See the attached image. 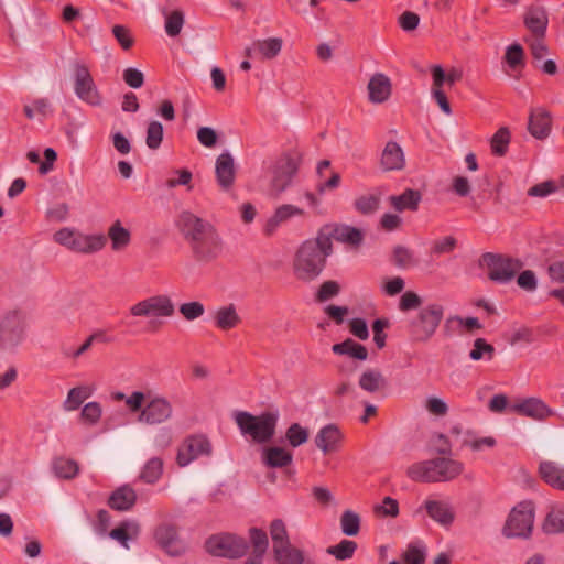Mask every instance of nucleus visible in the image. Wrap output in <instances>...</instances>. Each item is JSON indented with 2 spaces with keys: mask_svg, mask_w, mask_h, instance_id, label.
I'll list each match as a JSON object with an SVG mask.
<instances>
[{
  "mask_svg": "<svg viewBox=\"0 0 564 564\" xmlns=\"http://www.w3.org/2000/svg\"><path fill=\"white\" fill-rule=\"evenodd\" d=\"M393 262L399 268L412 267L415 263L413 252L405 247L397 246L393 250Z\"/></svg>",
  "mask_w": 564,
  "mask_h": 564,
  "instance_id": "nucleus-58",
  "label": "nucleus"
},
{
  "mask_svg": "<svg viewBox=\"0 0 564 564\" xmlns=\"http://www.w3.org/2000/svg\"><path fill=\"white\" fill-rule=\"evenodd\" d=\"M480 263L488 270V278L497 283L506 284L513 280L523 263L505 254L486 252L481 256Z\"/></svg>",
  "mask_w": 564,
  "mask_h": 564,
  "instance_id": "nucleus-7",
  "label": "nucleus"
},
{
  "mask_svg": "<svg viewBox=\"0 0 564 564\" xmlns=\"http://www.w3.org/2000/svg\"><path fill=\"white\" fill-rule=\"evenodd\" d=\"M270 535L273 542V552L282 551V546L290 543L285 523L281 519H274L271 522Z\"/></svg>",
  "mask_w": 564,
  "mask_h": 564,
  "instance_id": "nucleus-40",
  "label": "nucleus"
},
{
  "mask_svg": "<svg viewBox=\"0 0 564 564\" xmlns=\"http://www.w3.org/2000/svg\"><path fill=\"white\" fill-rule=\"evenodd\" d=\"M122 77L124 83L131 88H140L144 83L143 73L133 67L126 68Z\"/></svg>",
  "mask_w": 564,
  "mask_h": 564,
  "instance_id": "nucleus-64",
  "label": "nucleus"
},
{
  "mask_svg": "<svg viewBox=\"0 0 564 564\" xmlns=\"http://www.w3.org/2000/svg\"><path fill=\"white\" fill-rule=\"evenodd\" d=\"M205 549L213 556L240 558L246 555L249 545L242 536L232 533H219L207 539Z\"/></svg>",
  "mask_w": 564,
  "mask_h": 564,
  "instance_id": "nucleus-8",
  "label": "nucleus"
},
{
  "mask_svg": "<svg viewBox=\"0 0 564 564\" xmlns=\"http://www.w3.org/2000/svg\"><path fill=\"white\" fill-rule=\"evenodd\" d=\"M301 155L295 152H286L279 156L270 169V192L278 196L292 183L299 171Z\"/></svg>",
  "mask_w": 564,
  "mask_h": 564,
  "instance_id": "nucleus-6",
  "label": "nucleus"
},
{
  "mask_svg": "<svg viewBox=\"0 0 564 564\" xmlns=\"http://www.w3.org/2000/svg\"><path fill=\"white\" fill-rule=\"evenodd\" d=\"M464 465L451 458H434L415 463L408 468V476L420 482L449 481L458 477Z\"/></svg>",
  "mask_w": 564,
  "mask_h": 564,
  "instance_id": "nucleus-3",
  "label": "nucleus"
},
{
  "mask_svg": "<svg viewBox=\"0 0 564 564\" xmlns=\"http://www.w3.org/2000/svg\"><path fill=\"white\" fill-rule=\"evenodd\" d=\"M495 355V347L488 344L484 338H477L474 341V347L469 352V357L473 360H480L482 358H487L491 360Z\"/></svg>",
  "mask_w": 564,
  "mask_h": 564,
  "instance_id": "nucleus-53",
  "label": "nucleus"
},
{
  "mask_svg": "<svg viewBox=\"0 0 564 564\" xmlns=\"http://www.w3.org/2000/svg\"><path fill=\"white\" fill-rule=\"evenodd\" d=\"M552 130V115L544 107L532 108L529 113L528 131L538 139H546Z\"/></svg>",
  "mask_w": 564,
  "mask_h": 564,
  "instance_id": "nucleus-18",
  "label": "nucleus"
},
{
  "mask_svg": "<svg viewBox=\"0 0 564 564\" xmlns=\"http://www.w3.org/2000/svg\"><path fill=\"white\" fill-rule=\"evenodd\" d=\"M94 392V389L88 386H78L75 388H72L68 393L67 398L63 403V408L65 411H75L77 410L82 403L88 399Z\"/></svg>",
  "mask_w": 564,
  "mask_h": 564,
  "instance_id": "nucleus-38",
  "label": "nucleus"
},
{
  "mask_svg": "<svg viewBox=\"0 0 564 564\" xmlns=\"http://www.w3.org/2000/svg\"><path fill=\"white\" fill-rule=\"evenodd\" d=\"M25 327L24 314L20 310L8 311L0 323V340L15 345L22 338Z\"/></svg>",
  "mask_w": 564,
  "mask_h": 564,
  "instance_id": "nucleus-15",
  "label": "nucleus"
},
{
  "mask_svg": "<svg viewBox=\"0 0 564 564\" xmlns=\"http://www.w3.org/2000/svg\"><path fill=\"white\" fill-rule=\"evenodd\" d=\"M163 473V462L161 458L153 457L147 462L141 470L140 479L147 484L156 482Z\"/></svg>",
  "mask_w": 564,
  "mask_h": 564,
  "instance_id": "nucleus-43",
  "label": "nucleus"
},
{
  "mask_svg": "<svg viewBox=\"0 0 564 564\" xmlns=\"http://www.w3.org/2000/svg\"><path fill=\"white\" fill-rule=\"evenodd\" d=\"M212 451V443L206 435H188L178 446L176 462L178 466L185 467L202 456H209Z\"/></svg>",
  "mask_w": 564,
  "mask_h": 564,
  "instance_id": "nucleus-14",
  "label": "nucleus"
},
{
  "mask_svg": "<svg viewBox=\"0 0 564 564\" xmlns=\"http://www.w3.org/2000/svg\"><path fill=\"white\" fill-rule=\"evenodd\" d=\"M433 86H432V96L437 102L438 107L446 115L452 113L451 104L446 97V94L443 90L444 86V69L441 65H434L431 68Z\"/></svg>",
  "mask_w": 564,
  "mask_h": 564,
  "instance_id": "nucleus-29",
  "label": "nucleus"
},
{
  "mask_svg": "<svg viewBox=\"0 0 564 564\" xmlns=\"http://www.w3.org/2000/svg\"><path fill=\"white\" fill-rule=\"evenodd\" d=\"M163 141V126L159 121H151L147 128V147L151 150H158Z\"/></svg>",
  "mask_w": 564,
  "mask_h": 564,
  "instance_id": "nucleus-52",
  "label": "nucleus"
},
{
  "mask_svg": "<svg viewBox=\"0 0 564 564\" xmlns=\"http://www.w3.org/2000/svg\"><path fill=\"white\" fill-rule=\"evenodd\" d=\"M381 167L383 171H399L405 165L402 148L394 141H389L381 154Z\"/></svg>",
  "mask_w": 564,
  "mask_h": 564,
  "instance_id": "nucleus-26",
  "label": "nucleus"
},
{
  "mask_svg": "<svg viewBox=\"0 0 564 564\" xmlns=\"http://www.w3.org/2000/svg\"><path fill=\"white\" fill-rule=\"evenodd\" d=\"M137 502V492L130 485L115 489L108 498V506L117 511H128Z\"/></svg>",
  "mask_w": 564,
  "mask_h": 564,
  "instance_id": "nucleus-25",
  "label": "nucleus"
},
{
  "mask_svg": "<svg viewBox=\"0 0 564 564\" xmlns=\"http://www.w3.org/2000/svg\"><path fill=\"white\" fill-rule=\"evenodd\" d=\"M421 305H422L421 296L413 291H406L400 297L399 310L402 312H408L411 310L421 308L422 307Z\"/></svg>",
  "mask_w": 564,
  "mask_h": 564,
  "instance_id": "nucleus-59",
  "label": "nucleus"
},
{
  "mask_svg": "<svg viewBox=\"0 0 564 564\" xmlns=\"http://www.w3.org/2000/svg\"><path fill=\"white\" fill-rule=\"evenodd\" d=\"M275 560L280 564H303L304 556L302 551L291 545V542L282 546V551L273 552Z\"/></svg>",
  "mask_w": 564,
  "mask_h": 564,
  "instance_id": "nucleus-48",
  "label": "nucleus"
},
{
  "mask_svg": "<svg viewBox=\"0 0 564 564\" xmlns=\"http://www.w3.org/2000/svg\"><path fill=\"white\" fill-rule=\"evenodd\" d=\"M511 410L534 420H544L552 414L551 409L543 401L535 398L523 400L512 405Z\"/></svg>",
  "mask_w": 564,
  "mask_h": 564,
  "instance_id": "nucleus-24",
  "label": "nucleus"
},
{
  "mask_svg": "<svg viewBox=\"0 0 564 564\" xmlns=\"http://www.w3.org/2000/svg\"><path fill=\"white\" fill-rule=\"evenodd\" d=\"M53 471L56 477L63 479H73L79 471L78 464L69 458L57 457L52 464Z\"/></svg>",
  "mask_w": 564,
  "mask_h": 564,
  "instance_id": "nucleus-39",
  "label": "nucleus"
},
{
  "mask_svg": "<svg viewBox=\"0 0 564 564\" xmlns=\"http://www.w3.org/2000/svg\"><path fill=\"white\" fill-rule=\"evenodd\" d=\"M340 529L345 535H357L360 531L359 514L352 510H345L340 517Z\"/></svg>",
  "mask_w": 564,
  "mask_h": 564,
  "instance_id": "nucleus-47",
  "label": "nucleus"
},
{
  "mask_svg": "<svg viewBox=\"0 0 564 564\" xmlns=\"http://www.w3.org/2000/svg\"><path fill=\"white\" fill-rule=\"evenodd\" d=\"M178 311L186 321H194L204 315L205 307L200 302L193 301L181 304Z\"/></svg>",
  "mask_w": 564,
  "mask_h": 564,
  "instance_id": "nucleus-56",
  "label": "nucleus"
},
{
  "mask_svg": "<svg viewBox=\"0 0 564 564\" xmlns=\"http://www.w3.org/2000/svg\"><path fill=\"white\" fill-rule=\"evenodd\" d=\"M158 545L170 556H180L185 552V545L178 536L174 524H160L154 531Z\"/></svg>",
  "mask_w": 564,
  "mask_h": 564,
  "instance_id": "nucleus-16",
  "label": "nucleus"
},
{
  "mask_svg": "<svg viewBox=\"0 0 564 564\" xmlns=\"http://www.w3.org/2000/svg\"><path fill=\"white\" fill-rule=\"evenodd\" d=\"M183 24H184V14L178 10L171 12L166 17V21H165V31H166L167 35L172 36V37L178 35L181 33Z\"/></svg>",
  "mask_w": 564,
  "mask_h": 564,
  "instance_id": "nucleus-55",
  "label": "nucleus"
},
{
  "mask_svg": "<svg viewBox=\"0 0 564 564\" xmlns=\"http://www.w3.org/2000/svg\"><path fill=\"white\" fill-rule=\"evenodd\" d=\"M523 23L531 33L530 37H545L549 24L546 10L540 6H531L524 13Z\"/></svg>",
  "mask_w": 564,
  "mask_h": 564,
  "instance_id": "nucleus-19",
  "label": "nucleus"
},
{
  "mask_svg": "<svg viewBox=\"0 0 564 564\" xmlns=\"http://www.w3.org/2000/svg\"><path fill=\"white\" fill-rule=\"evenodd\" d=\"M107 236L111 241V249L113 251H121L126 249L131 241L130 231L122 226L120 220H116L109 227Z\"/></svg>",
  "mask_w": 564,
  "mask_h": 564,
  "instance_id": "nucleus-35",
  "label": "nucleus"
},
{
  "mask_svg": "<svg viewBox=\"0 0 564 564\" xmlns=\"http://www.w3.org/2000/svg\"><path fill=\"white\" fill-rule=\"evenodd\" d=\"M111 398L115 401H124L127 409L131 413H137L145 402L147 395L143 391H133L127 397L123 392L117 391L111 394Z\"/></svg>",
  "mask_w": 564,
  "mask_h": 564,
  "instance_id": "nucleus-41",
  "label": "nucleus"
},
{
  "mask_svg": "<svg viewBox=\"0 0 564 564\" xmlns=\"http://www.w3.org/2000/svg\"><path fill=\"white\" fill-rule=\"evenodd\" d=\"M340 292V285L338 282L328 280L321 284L317 293H316V301L317 302H326L335 296H337Z\"/></svg>",
  "mask_w": 564,
  "mask_h": 564,
  "instance_id": "nucleus-54",
  "label": "nucleus"
},
{
  "mask_svg": "<svg viewBox=\"0 0 564 564\" xmlns=\"http://www.w3.org/2000/svg\"><path fill=\"white\" fill-rule=\"evenodd\" d=\"M110 521H111L110 513L105 509L99 510L97 512L96 522L94 523V530H95L96 534L101 538L106 536L109 525H110Z\"/></svg>",
  "mask_w": 564,
  "mask_h": 564,
  "instance_id": "nucleus-63",
  "label": "nucleus"
},
{
  "mask_svg": "<svg viewBox=\"0 0 564 564\" xmlns=\"http://www.w3.org/2000/svg\"><path fill=\"white\" fill-rule=\"evenodd\" d=\"M304 210L291 205L284 204L279 206L274 214L267 220L263 227V234L268 237L272 236L276 229L285 221L291 219L294 216H303Z\"/></svg>",
  "mask_w": 564,
  "mask_h": 564,
  "instance_id": "nucleus-23",
  "label": "nucleus"
},
{
  "mask_svg": "<svg viewBox=\"0 0 564 564\" xmlns=\"http://www.w3.org/2000/svg\"><path fill=\"white\" fill-rule=\"evenodd\" d=\"M321 241L317 234L315 239H307L297 248L293 259V274L297 280L311 282L323 272L332 252Z\"/></svg>",
  "mask_w": 564,
  "mask_h": 564,
  "instance_id": "nucleus-2",
  "label": "nucleus"
},
{
  "mask_svg": "<svg viewBox=\"0 0 564 564\" xmlns=\"http://www.w3.org/2000/svg\"><path fill=\"white\" fill-rule=\"evenodd\" d=\"M367 89L370 102L382 104L390 98L392 84L386 74L376 73L370 77Z\"/></svg>",
  "mask_w": 564,
  "mask_h": 564,
  "instance_id": "nucleus-22",
  "label": "nucleus"
},
{
  "mask_svg": "<svg viewBox=\"0 0 564 564\" xmlns=\"http://www.w3.org/2000/svg\"><path fill=\"white\" fill-rule=\"evenodd\" d=\"M421 200V193L416 189L411 188H406L400 195H392L389 197L390 205L399 213H402L404 210H417Z\"/></svg>",
  "mask_w": 564,
  "mask_h": 564,
  "instance_id": "nucleus-30",
  "label": "nucleus"
},
{
  "mask_svg": "<svg viewBox=\"0 0 564 564\" xmlns=\"http://www.w3.org/2000/svg\"><path fill=\"white\" fill-rule=\"evenodd\" d=\"M534 522V507L531 501H522L514 507L503 527L507 538H528Z\"/></svg>",
  "mask_w": 564,
  "mask_h": 564,
  "instance_id": "nucleus-9",
  "label": "nucleus"
},
{
  "mask_svg": "<svg viewBox=\"0 0 564 564\" xmlns=\"http://www.w3.org/2000/svg\"><path fill=\"white\" fill-rule=\"evenodd\" d=\"M308 429L300 423H292L285 431V440L292 447H299L308 441Z\"/></svg>",
  "mask_w": 564,
  "mask_h": 564,
  "instance_id": "nucleus-46",
  "label": "nucleus"
},
{
  "mask_svg": "<svg viewBox=\"0 0 564 564\" xmlns=\"http://www.w3.org/2000/svg\"><path fill=\"white\" fill-rule=\"evenodd\" d=\"M129 313L134 317H172L175 308L169 295L158 294L133 304Z\"/></svg>",
  "mask_w": 564,
  "mask_h": 564,
  "instance_id": "nucleus-13",
  "label": "nucleus"
},
{
  "mask_svg": "<svg viewBox=\"0 0 564 564\" xmlns=\"http://www.w3.org/2000/svg\"><path fill=\"white\" fill-rule=\"evenodd\" d=\"M215 173L217 183L223 191H228L232 187L236 178V169L234 158L229 152H224L217 158Z\"/></svg>",
  "mask_w": 564,
  "mask_h": 564,
  "instance_id": "nucleus-21",
  "label": "nucleus"
},
{
  "mask_svg": "<svg viewBox=\"0 0 564 564\" xmlns=\"http://www.w3.org/2000/svg\"><path fill=\"white\" fill-rule=\"evenodd\" d=\"M315 445L324 455L337 453L344 443V434L334 423L323 426L315 435Z\"/></svg>",
  "mask_w": 564,
  "mask_h": 564,
  "instance_id": "nucleus-17",
  "label": "nucleus"
},
{
  "mask_svg": "<svg viewBox=\"0 0 564 564\" xmlns=\"http://www.w3.org/2000/svg\"><path fill=\"white\" fill-rule=\"evenodd\" d=\"M177 226L197 261H214L223 252V240L209 221L191 212H183L178 216Z\"/></svg>",
  "mask_w": 564,
  "mask_h": 564,
  "instance_id": "nucleus-1",
  "label": "nucleus"
},
{
  "mask_svg": "<svg viewBox=\"0 0 564 564\" xmlns=\"http://www.w3.org/2000/svg\"><path fill=\"white\" fill-rule=\"evenodd\" d=\"M293 460L291 452L283 447H269L264 452L263 462L272 468H282L289 466Z\"/></svg>",
  "mask_w": 564,
  "mask_h": 564,
  "instance_id": "nucleus-36",
  "label": "nucleus"
},
{
  "mask_svg": "<svg viewBox=\"0 0 564 564\" xmlns=\"http://www.w3.org/2000/svg\"><path fill=\"white\" fill-rule=\"evenodd\" d=\"M147 399L138 412V421L148 425H158L167 422L173 415L172 403L163 395L145 393Z\"/></svg>",
  "mask_w": 564,
  "mask_h": 564,
  "instance_id": "nucleus-10",
  "label": "nucleus"
},
{
  "mask_svg": "<svg viewBox=\"0 0 564 564\" xmlns=\"http://www.w3.org/2000/svg\"><path fill=\"white\" fill-rule=\"evenodd\" d=\"M74 70V91L84 102L99 107L102 104V96L99 93L94 78L85 64L75 63Z\"/></svg>",
  "mask_w": 564,
  "mask_h": 564,
  "instance_id": "nucleus-12",
  "label": "nucleus"
},
{
  "mask_svg": "<svg viewBox=\"0 0 564 564\" xmlns=\"http://www.w3.org/2000/svg\"><path fill=\"white\" fill-rule=\"evenodd\" d=\"M96 340L106 341L105 333L102 330L95 332L88 336L77 349L67 352V356L72 357L73 359H77L79 356L88 351Z\"/></svg>",
  "mask_w": 564,
  "mask_h": 564,
  "instance_id": "nucleus-60",
  "label": "nucleus"
},
{
  "mask_svg": "<svg viewBox=\"0 0 564 564\" xmlns=\"http://www.w3.org/2000/svg\"><path fill=\"white\" fill-rule=\"evenodd\" d=\"M444 317V306L429 303L422 306L408 324L409 338L414 344L427 343L436 333Z\"/></svg>",
  "mask_w": 564,
  "mask_h": 564,
  "instance_id": "nucleus-5",
  "label": "nucleus"
},
{
  "mask_svg": "<svg viewBox=\"0 0 564 564\" xmlns=\"http://www.w3.org/2000/svg\"><path fill=\"white\" fill-rule=\"evenodd\" d=\"M235 421L242 435L249 436L254 443L264 444L275 434L279 412L265 411L260 415H253L241 411L236 413Z\"/></svg>",
  "mask_w": 564,
  "mask_h": 564,
  "instance_id": "nucleus-4",
  "label": "nucleus"
},
{
  "mask_svg": "<svg viewBox=\"0 0 564 564\" xmlns=\"http://www.w3.org/2000/svg\"><path fill=\"white\" fill-rule=\"evenodd\" d=\"M380 200V194H366L355 199L354 207L362 215H370L378 210Z\"/></svg>",
  "mask_w": 564,
  "mask_h": 564,
  "instance_id": "nucleus-44",
  "label": "nucleus"
},
{
  "mask_svg": "<svg viewBox=\"0 0 564 564\" xmlns=\"http://www.w3.org/2000/svg\"><path fill=\"white\" fill-rule=\"evenodd\" d=\"M140 533V525L135 521H122L118 527L112 529L108 535L120 543L126 549L129 547L128 542L135 540Z\"/></svg>",
  "mask_w": 564,
  "mask_h": 564,
  "instance_id": "nucleus-33",
  "label": "nucleus"
},
{
  "mask_svg": "<svg viewBox=\"0 0 564 564\" xmlns=\"http://www.w3.org/2000/svg\"><path fill=\"white\" fill-rule=\"evenodd\" d=\"M358 384L366 392L377 393L388 387V381L380 370L367 369L361 373Z\"/></svg>",
  "mask_w": 564,
  "mask_h": 564,
  "instance_id": "nucleus-32",
  "label": "nucleus"
},
{
  "mask_svg": "<svg viewBox=\"0 0 564 564\" xmlns=\"http://www.w3.org/2000/svg\"><path fill=\"white\" fill-rule=\"evenodd\" d=\"M427 516L443 527L451 525L455 520V511L447 500L426 499L423 505Z\"/></svg>",
  "mask_w": 564,
  "mask_h": 564,
  "instance_id": "nucleus-20",
  "label": "nucleus"
},
{
  "mask_svg": "<svg viewBox=\"0 0 564 564\" xmlns=\"http://www.w3.org/2000/svg\"><path fill=\"white\" fill-rule=\"evenodd\" d=\"M317 232L323 247L330 252H333V239L351 247H359L364 240L362 231L348 225L327 224Z\"/></svg>",
  "mask_w": 564,
  "mask_h": 564,
  "instance_id": "nucleus-11",
  "label": "nucleus"
},
{
  "mask_svg": "<svg viewBox=\"0 0 564 564\" xmlns=\"http://www.w3.org/2000/svg\"><path fill=\"white\" fill-rule=\"evenodd\" d=\"M254 48L262 57L272 59L279 55L282 48V40L279 37H271L267 40L254 41Z\"/></svg>",
  "mask_w": 564,
  "mask_h": 564,
  "instance_id": "nucleus-45",
  "label": "nucleus"
},
{
  "mask_svg": "<svg viewBox=\"0 0 564 564\" xmlns=\"http://www.w3.org/2000/svg\"><path fill=\"white\" fill-rule=\"evenodd\" d=\"M541 478L552 488L564 491V467L554 462H542L539 467Z\"/></svg>",
  "mask_w": 564,
  "mask_h": 564,
  "instance_id": "nucleus-31",
  "label": "nucleus"
},
{
  "mask_svg": "<svg viewBox=\"0 0 564 564\" xmlns=\"http://www.w3.org/2000/svg\"><path fill=\"white\" fill-rule=\"evenodd\" d=\"M505 61L513 70L523 68L525 65L523 47L518 43L509 45L506 50Z\"/></svg>",
  "mask_w": 564,
  "mask_h": 564,
  "instance_id": "nucleus-50",
  "label": "nucleus"
},
{
  "mask_svg": "<svg viewBox=\"0 0 564 564\" xmlns=\"http://www.w3.org/2000/svg\"><path fill=\"white\" fill-rule=\"evenodd\" d=\"M101 414L102 409L100 403L93 401L84 405L80 412V417L86 423L94 425L100 420Z\"/></svg>",
  "mask_w": 564,
  "mask_h": 564,
  "instance_id": "nucleus-57",
  "label": "nucleus"
},
{
  "mask_svg": "<svg viewBox=\"0 0 564 564\" xmlns=\"http://www.w3.org/2000/svg\"><path fill=\"white\" fill-rule=\"evenodd\" d=\"M387 327H389V322L384 318H378L372 323L373 341L379 349L386 346L387 335L383 330Z\"/></svg>",
  "mask_w": 564,
  "mask_h": 564,
  "instance_id": "nucleus-61",
  "label": "nucleus"
},
{
  "mask_svg": "<svg viewBox=\"0 0 564 564\" xmlns=\"http://www.w3.org/2000/svg\"><path fill=\"white\" fill-rule=\"evenodd\" d=\"M543 530L546 533L564 532V508L553 509L549 512L543 523Z\"/></svg>",
  "mask_w": 564,
  "mask_h": 564,
  "instance_id": "nucleus-49",
  "label": "nucleus"
},
{
  "mask_svg": "<svg viewBox=\"0 0 564 564\" xmlns=\"http://www.w3.org/2000/svg\"><path fill=\"white\" fill-rule=\"evenodd\" d=\"M357 547L355 541L344 539L338 544L328 546L326 552L338 561H346L354 556Z\"/></svg>",
  "mask_w": 564,
  "mask_h": 564,
  "instance_id": "nucleus-42",
  "label": "nucleus"
},
{
  "mask_svg": "<svg viewBox=\"0 0 564 564\" xmlns=\"http://www.w3.org/2000/svg\"><path fill=\"white\" fill-rule=\"evenodd\" d=\"M112 34L123 50L132 47L134 41L128 28L117 24L112 28Z\"/></svg>",
  "mask_w": 564,
  "mask_h": 564,
  "instance_id": "nucleus-62",
  "label": "nucleus"
},
{
  "mask_svg": "<svg viewBox=\"0 0 564 564\" xmlns=\"http://www.w3.org/2000/svg\"><path fill=\"white\" fill-rule=\"evenodd\" d=\"M215 326L224 332L236 328L241 323L235 304L230 303L216 310L213 316Z\"/></svg>",
  "mask_w": 564,
  "mask_h": 564,
  "instance_id": "nucleus-28",
  "label": "nucleus"
},
{
  "mask_svg": "<svg viewBox=\"0 0 564 564\" xmlns=\"http://www.w3.org/2000/svg\"><path fill=\"white\" fill-rule=\"evenodd\" d=\"M332 350L336 355H346L350 358L358 359L361 361L368 358L367 348L364 345L350 338H347L343 343L333 345Z\"/></svg>",
  "mask_w": 564,
  "mask_h": 564,
  "instance_id": "nucleus-34",
  "label": "nucleus"
},
{
  "mask_svg": "<svg viewBox=\"0 0 564 564\" xmlns=\"http://www.w3.org/2000/svg\"><path fill=\"white\" fill-rule=\"evenodd\" d=\"M249 538L253 547L252 554L264 556L269 546L267 532L262 529L251 528L249 530Z\"/></svg>",
  "mask_w": 564,
  "mask_h": 564,
  "instance_id": "nucleus-51",
  "label": "nucleus"
},
{
  "mask_svg": "<svg viewBox=\"0 0 564 564\" xmlns=\"http://www.w3.org/2000/svg\"><path fill=\"white\" fill-rule=\"evenodd\" d=\"M511 142V132L508 127L499 128L490 139L491 154L495 156H505Z\"/></svg>",
  "mask_w": 564,
  "mask_h": 564,
  "instance_id": "nucleus-37",
  "label": "nucleus"
},
{
  "mask_svg": "<svg viewBox=\"0 0 564 564\" xmlns=\"http://www.w3.org/2000/svg\"><path fill=\"white\" fill-rule=\"evenodd\" d=\"M107 243V237L99 235H84L76 234L74 241L72 242V251L79 253H94L104 249Z\"/></svg>",
  "mask_w": 564,
  "mask_h": 564,
  "instance_id": "nucleus-27",
  "label": "nucleus"
}]
</instances>
